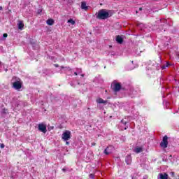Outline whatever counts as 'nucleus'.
I'll return each mask as SVG.
<instances>
[{
    "label": "nucleus",
    "instance_id": "f8f14e48",
    "mask_svg": "<svg viewBox=\"0 0 179 179\" xmlns=\"http://www.w3.org/2000/svg\"><path fill=\"white\" fill-rule=\"evenodd\" d=\"M96 103L99 104H107V101H104L103 99L99 98L96 99Z\"/></svg>",
    "mask_w": 179,
    "mask_h": 179
},
{
    "label": "nucleus",
    "instance_id": "c756f323",
    "mask_svg": "<svg viewBox=\"0 0 179 179\" xmlns=\"http://www.w3.org/2000/svg\"><path fill=\"white\" fill-rule=\"evenodd\" d=\"M122 122H124V120H122Z\"/></svg>",
    "mask_w": 179,
    "mask_h": 179
},
{
    "label": "nucleus",
    "instance_id": "c85d7f7f",
    "mask_svg": "<svg viewBox=\"0 0 179 179\" xmlns=\"http://www.w3.org/2000/svg\"><path fill=\"white\" fill-rule=\"evenodd\" d=\"M62 170H63V171H65V169H63Z\"/></svg>",
    "mask_w": 179,
    "mask_h": 179
},
{
    "label": "nucleus",
    "instance_id": "7ed1b4c3",
    "mask_svg": "<svg viewBox=\"0 0 179 179\" xmlns=\"http://www.w3.org/2000/svg\"><path fill=\"white\" fill-rule=\"evenodd\" d=\"M71 136H72V134L71 133V131L66 130L62 135V139L64 141V142H66V141H69L71 138Z\"/></svg>",
    "mask_w": 179,
    "mask_h": 179
},
{
    "label": "nucleus",
    "instance_id": "9d476101",
    "mask_svg": "<svg viewBox=\"0 0 179 179\" xmlns=\"http://www.w3.org/2000/svg\"><path fill=\"white\" fill-rule=\"evenodd\" d=\"M81 9H83V10H87L89 9V6H87L85 1L81 3Z\"/></svg>",
    "mask_w": 179,
    "mask_h": 179
},
{
    "label": "nucleus",
    "instance_id": "cd10ccee",
    "mask_svg": "<svg viewBox=\"0 0 179 179\" xmlns=\"http://www.w3.org/2000/svg\"><path fill=\"white\" fill-rule=\"evenodd\" d=\"M1 10H2V7H0Z\"/></svg>",
    "mask_w": 179,
    "mask_h": 179
},
{
    "label": "nucleus",
    "instance_id": "9b49d317",
    "mask_svg": "<svg viewBox=\"0 0 179 179\" xmlns=\"http://www.w3.org/2000/svg\"><path fill=\"white\" fill-rule=\"evenodd\" d=\"M17 26L20 30H23V28L24 27V24L23 23V21H19Z\"/></svg>",
    "mask_w": 179,
    "mask_h": 179
},
{
    "label": "nucleus",
    "instance_id": "4be33fe9",
    "mask_svg": "<svg viewBox=\"0 0 179 179\" xmlns=\"http://www.w3.org/2000/svg\"><path fill=\"white\" fill-rule=\"evenodd\" d=\"M74 74L76 75V76H78V75L79 74L77 71H76L75 73H74Z\"/></svg>",
    "mask_w": 179,
    "mask_h": 179
},
{
    "label": "nucleus",
    "instance_id": "0eeeda50",
    "mask_svg": "<svg viewBox=\"0 0 179 179\" xmlns=\"http://www.w3.org/2000/svg\"><path fill=\"white\" fill-rule=\"evenodd\" d=\"M158 179H169V175L166 173H159Z\"/></svg>",
    "mask_w": 179,
    "mask_h": 179
},
{
    "label": "nucleus",
    "instance_id": "f3484780",
    "mask_svg": "<svg viewBox=\"0 0 179 179\" xmlns=\"http://www.w3.org/2000/svg\"><path fill=\"white\" fill-rule=\"evenodd\" d=\"M171 65L169 62H166V65L162 66V69H166V68H168V66H170Z\"/></svg>",
    "mask_w": 179,
    "mask_h": 179
},
{
    "label": "nucleus",
    "instance_id": "b1692460",
    "mask_svg": "<svg viewBox=\"0 0 179 179\" xmlns=\"http://www.w3.org/2000/svg\"><path fill=\"white\" fill-rule=\"evenodd\" d=\"M92 145V146H94L96 145V143H94Z\"/></svg>",
    "mask_w": 179,
    "mask_h": 179
},
{
    "label": "nucleus",
    "instance_id": "6e6552de",
    "mask_svg": "<svg viewBox=\"0 0 179 179\" xmlns=\"http://www.w3.org/2000/svg\"><path fill=\"white\" fill-rule=\"evenodd\" d=\"M133 152L135 153H141L143 152V148L142 147H136L134 150Z\"/></svg>",
    "mask_w": 179,
    "mask_h": 179
},
{
    "label": "nucleus",
    "instance_id": "bb28decb",
    "mask_svg": "<svg viewBox=\"0 0 179 179\" xmlns=\"http://www.w3.org/2000/svg\"><path fill=\"white\" fill-rule=\"evenodd\" d=\"M139 10H142V8H139Z\"/></svg>",
    "mask_w": 179,
    "mask_h": 179
},
{
    "label": "nucleus",
    "instance_id": "412c9836",
    "mask_svg": "<svg viewBox=\"0 0 179 179\" xmlns=\"http://www.w3.org/2000/svg\"><path fill=\"white\" fill-rule=\"evenodd\" d=\"M1 149H3V148H5V145L1 144Z\"/></svg>",
    "mask_w": 179,
    "mask_h": 179
},
{
    "label": "nucleus",
    "instance_id": "7c9ffc66",
    "mask_svg": "<svg viewBox=\"0 0 179 179\" xmlns=\"http://www.w3.org/2000/svg\"><path fill=\"white\" fill-rule=\"evenodd\" d=\"M0 65H1V62H0Z\"/></svg>",
    "mask_w": 179,
    "mask_h": 179
},
{
    "label": "nucleus",
    "instance_id": "aec40b11",
    "mask_svg": "<svg viewBox=\"0 0 179 179\" xmlns=\"http://www.w3.org/2000/svg\"><path fill=\"white\" fill-rule=\"evenodd\" d=\"M3 37H4L5 38H6V37H8V34H3Z\"/></svg>",
    "mask_w": 179,
    "mask_h": 179
},
{
    "label": "nucleus",
    "instance_id": "39448f33",
    "mask_svg": "<svg viewBox=\"0 0 179 179\" xmlns=\"http://www.w3.org/2000/svg\"><path fill=\"white\" fill-rule=\"evenodd\" d=\"M114 92H120L121 90V84L120 83L113 82L111 85Z\"/></svg>",
    "mask_w": 179,
    "mask_h": 179
},
{
    "label": "nucleus",
    "instance_id": "5701e85b",
    "mask_svg": "<svg viewBox=\"0 0 179 179\" xmlns=\"http://www.w3.org/2000/svg\"><path fill=\"white\" fill-rule=\"evenodd\" d=\"M66 145H69V142H68V141H66Z\"/></svg>",
    "mask_w": 179,
    "mask_h": 179
},
{
    "label": "nucleus",
    "instance_id": "20e7f679",
    "mask_svg": "<svg viewBox=\"0 0 179 179\" xmlns=\"http://www.w3.org/2000/svg\"><path fill=\"white\" fill-rule=\"evenodd\" d=\"M169 137L167 136H164L162 141L160 143L161 148H163L164 149H166L169 145Z\"/></svg>",
    "mask_w": 179,
    "mask_h": 179
},
{
    "label": "nucleus",
    "instance_id": "2eb2a0df",
    "mask_svg": "<svg viewBox=\"0 0 179 179\" xmlns=\"http://www.w3.org/2000/svg\"><path fill=\"white\" fill-rule=\"evenodd\" d=\"M47 24H48L49 26H52V24H54V20L52 19H49L46 21Z\"/></svg>",
    "mask_w": 179,
    "mask_h": 179
},
{
    "label": "nucleus",
    "instance_id": "dca6fc26",
    "mask_svg": "<svg viewBox=\"0 0 179 179\" xmlns=\"http://www.w3.org/2000/svg\"><path fill=\"white\" fill-rule=\"evenodd\" d=\"M68 23H71V24L74 25L76 24V22L73 20V19L71 18L67 21Z\"/></svg>",
    "mask_w": 179,
    "mask_h": 179
},
{
    "label": "nucleus",
    "instance_id": "423d86ee",
    "mask_svg": "<svg viewBox=\"0 0 179 179\" xmlns=\"http://www.w3.org/2000/svg\"><path fill=\"white\" fill-rule=\"evenodd\" d=\"M38 131L45 134L47 132V125L44 123H41L38 124Z\"/></svg>",
    "mask_w": 179,
    "mask_h": 179
},
{
    "label": "nucleus",
    "instance_id": "4468645a",
    "mask_svg": "<svg viewBox=\"0 0 179 179\" xmlns=\"http://www.w3.org/2000/svg\"><path fill=\"white\" fill-rule=\"evenodd\" d=\"M116 41L119 44H122V41H124V39L122 38V37H121V36H117L116 37Z\"/></svg>",
    "mask_w": 179,
    "mask_h": 179
},
{
    "label": "nucleus",
    "instance_id": "393cba45",
    "mask_svg": "<svg viewBox=\"0 0 179 179\" xmlns=\"http://www.w3.org/2000/svg\"><path fill=\"white\" fill-rule=\"evenodd\" d=\"M171 175H172V176H174V172H171Z\"/></svg>",
    "mask_w": 179,
    "mask_h": 179
},
{
    "label": "nucleus",
    "instance_id": "a211bd4d",
    "mask_svg": "<svg viewBox=\"0 0 179 179\" xmlns=\"http://www.w3.org/2000/svg\"><path fill=\"white\" fill-rule=\"evenodd\" d=\"M77 73H82V69H77L76 70Z\"/></svg>",
    "mask_w": 179,
    "mask_h": 179
},
{
    "label": "nucleus",
    "instance_id": "6ab92c4d",
    "mask_svg": "<svg viewBox=\"0 0 179 179\" xmlns=\"http://www.w3.org/2000/svg\"><path fill=\"white\" fill-rule=\"evenodd\" d=\"M90 178H92V179L94 178V174L91 173V174L90 175Z\"/></svg>",
    "mask_w": 179,
    "mask_h": 179
},
{
    "label": "nucleus",
    "instance_id": "f257e3e1",
    "mask_svg": "<svg viewBox=\"0 0 179 179\" xmlns=\"http://www.w3.org/2000/svg\"><path fill=\"white\" fill-rule=\"evenodd\" d=\"M113 16V11L107 10L106 9H101L98 11L96 15L97 19L105 20V19H108Z\"/></svg>",
    "mask_w": 179,
    "mask_h": 179
},
{
    "label": "nucleus",
    "instance_id": "a878e982",
    "mask_svg": "<svg viewBox=\"0 0 179 179\" xmlns=\"http://www.w3.org/2000/svg\"><path fill=\"white\" fill-rule=\"evenodd\" d=\"M81 76L83 78V76H85V75H84V74H82Z\"/></svg>",
    "mask_w": 179,
    "mask_h": 179
},
{
    "label": "nucleus",
    "instance_id": "1a4fd4ad",
    "mask_svg": "<svg viewBox=\"0 0 179 179\" xmlns=\"http://www.w3.org/2000/svg\"><path fill=\"white\" fill-rule=\"evenodd\" d=\"M125 162H126L127 164H131V163L132 162V157H131L130 155H127L126 157Z\"/></svg>",
    "mask_w": 179,
    "mask_h": 179
},
{
    "label": "nucleus",
    "instance_id": "ddd939ff",
    "mask_svg": "<svg viewBox=\"0 0 179 179\" xmlns=\"http://www.w3.org/2000/svg\"><path fill=\"white\" fill-rule=\"evenodd\" d=\"M111 149H113L112 146L108 147L106 149H105V155H110L111 153Z\"/></svg>",
    "mask_w": 179,
    "mask_h": 179
},
{
    "label": "nucleus",
    "instance_id": "f03ea898",
    "mask_svg": "<svg viewBox=\"0 0 179 179\" xmlns=\"http://www.w3.org/2000/svg\"><path fill=\"white\" fill-rule=\"evenodd\" d=\"M11 83L13 84V87L15 89V90H20V89H22V83L20 82V78L13 77L11 80Z\"/></svg>",
    "mask_w": 179,
    "mask_h": 179
}]
</instances>
